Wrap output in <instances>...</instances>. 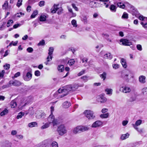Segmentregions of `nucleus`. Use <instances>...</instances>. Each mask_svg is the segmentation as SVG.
Instances as JSON below:
<instances>
[{
	"instance_id": "obj_47",
	"label": "nucleus",
	"mask_w": 147,
	"mask_h": 147,
	"mask_svg": "<svg viewBox=\"0 0 147 147\" xmlns=\"http://www.w3.org/2000/svg\"><path fill=\"white\" fill-rule=\"evenodd\" d=\"M75 61L74 59H71L69 60L68 62V63L69 65H71L74 64Z\"/></svg>"
},
{
	"instance_id": "obj_44",
	"label": "nucleus",
	"mask_w": 147,
	"mask_h": 147,
	"mask_svg": "<svg viewBox=\"0 0 147 147\" xmlns=\"http://www.w3.org/2000/svg\"><path fill=\"white\" fill-rule=\"evenodd\" d=\"M22 0H18L16 4V6L18 7H20L22 4Z\"/></svg>"
},
{
	"instance_id": "obj_2",
	"label": "nucleus",
	"mask_w": 147,
	"mask_h": 147,
	"mask_svg": "<svg viewBox=\"0 0 147 147\" xmlns=\"http://www.w3.org/2000/svg\"><path fill=\"white\" fill-rule=\"evenodd\" d=\"M32 70L31 69L28 71L25 70L23 73L22 77L24 80L26 81H28L32 78Z\"/></svg>"
},
{
	"instance_id": "obj_7",
	"label": "nucleus",
	"mask_w": 147,
	"mask_h": 147,
	"mask_svg": "<svg viewBox=\"0 0 147 147\" xmlns=\"http://www.w3.org/2000/svg\"><path fill=\"white\" fill-rule=\"evenodd\" d=\"M103 124V122L102 121L100 120H97L92 124L91 127L94 128H98L102 127Z\"/></svg>"
},
{
	"instance_id": "obj_39",
	"label": "nucleus",
	"mask_w": 147,
	"mask_h": 147,
	"mask_svg": "<svg viewBox=\"0 0 147 147\" xmlns=\"http://www.w3.org/2000/svg\"><path fill=\"white\" fill-rule=\"evenodd\" d=\"M106 73L105 72H104L102 74L100 75V77L104 80L106 79Z\"/></svg>"
},
{
	"instance_id": "obj_14",
	"label": "nucleus",
	"mask_w": 147,
	"mask_h": 147,
	"mask_svg": "<svg viewBox=\"0 0 147 147\" xmlns=\"http://www.w3.org/2000/svg\"><path fill=\"white\" fill-rule=\"evenodd\" d=\"M146 77L145 76L141 75L139 77V81L141 84H144L146 82Z\"/></svg>"
},
{
	"instance_id": "obj_13",
	"label": "nucleus",
	"mask_w": 147,
	"mask_h": 147,
	"mask_svg": "<svg viewBox=\"0 0 147 147\" xmlns=\"http://www.w3.org/2000/svg\"><path fill=\"white\" fill-rule=\"evenodd\" d=\"M90 5L92 7L96 8L100 7V5L98 4V3L94 1H92L90 3Z\"/></svg>"
},
{
	"instance_id": "obj_46",
	"label": "nucleus",
	"mask_w": 147,
	"mask_h": 147,
	"mask_svg": "<svg viewBox=\"0 0 147 147\" xmlns=\"http://www.w3.org/2000/svg\"><path fill=\"white\" fill-rule=\"evenodd\" d=\"M52 147H58V144L56 142H53L51 144Z\"/></svg>"
},
{
	"instance_id": "obj_20",
	"label": "nucleus",
	"mask_w": 147,
	"mask_h": 147,
	"mask_svg": "<svg viewBox=\"0 0 147 147\" xmlns=\"http://www.w3.org/2000/svg\"><path fill=\"white\" fill-rule=\"evenodd\" d=\"M121 62L123 67L125 68L127 67L125 60L123 59H122L121 60Z\"/></svg>"
},
{
	"instance_id": "obj_17",
	"label": "nucleus",
	"mask_w": 147,
	"mask_h": 147,
	"mask_svg": "<svg viewBox=\"0 0 147 147\" xmlns=\"http://www.w3.org/2000/svg\"><path fill=\"white\" fill-rule=\"evenodd\" d=\"M129 136V134L127 133L125 134H122L121 137L120 139L122 140H125L128 138Z\"/></svg>"
},
{
	"instance_id": "obj_58",
	"label": "nucleus",
	"mask_w": 147,
	"mask_h": 147,
	"mask_svg": "<svg viewBox=\"0 0 147 147\" xmlns=\"http://www.w3.org/2000/svg\"><path fill=\"white\" fill-rule=\"evenodd\" d=\"M71 5L72 7L76 11L78 10V8L76 6V5L74 3H72Z\"/></svg>"
},
{
	"instance_id": "obj_45",
	"label": "nucleus",
	"mask_w": 147,
	"mask_h": 147,
	"mask_svg": "<svg viewBox=\"0 0 147 147\" xmlns=\"http://www.w3.org/2000/svg\"><path fill=\"white\" fill-rule=\"evenodd\" d=\"M142 121L140 119H139L136 121L134 124L136 125V126H138L142 123Z\"/></svg>"
},
{
	"instance_id": "obj_57",
	"label": "nucleus",
	"mask_w": 147,
	"mask_h": 147,
	"mask_svg": "<svg viewBox=\"0 0 147 147\" xmlns=\"http://www.w3.org/2000/svg\"><path fill=\"white\" fill-rule=\"evenodd\" d=\"M85 70H82L78 74V76H80L83 75V74H84L85 72Z\"/></svg>"
},
{
	"instance_id": "obj_30",
	"label": "nucleus",
	"mask_w": 147,
	"mask_h": 147,
	"mask_svg": "<svg viewBox=\"0 0 147 147\" xmlns=\"http://www.w3.org/2000/svg\"><path fill=\"white\" fill-rule=\"evenodd\" d=\"M109 115L108 113H106L105 114H102L100 115V117L102 118H107Z\"/></svg>"
},
{
	"instance_id": "obj_51",
	"label": "nucleus",
	"mask_w": 147,
	"mask_h": 147,
	"mask_svg": "<svg viewBox=\"0 0 147 147\" xmlns=\"http://www.w3.org/2000/svg\"><path fill=\"white\" fill-rule=\"evenodd\" d=\"M26 50L28 52L31 53L33 51V49L32 47H29L27 48Z\"/></svg>"
},
{
	"instance_id": "obj_31",
	"label": "nucleus",
	"mask_w": 147,
	"mask_h": 147,
	"mask_svg": "<svg viewBox=\"0 0 147 147\" xmlns=\"http://www.w3.org/2000/svg\"><path fill=\"white\" fill-rule=\"evenodd\" d=\"M105 91L107 92V94L111 95L112 94L113 90L111 89L107 88L105 89Z\"/></svg>"
},
{
	"instance_id": "obj_37",
	"label": "nucleus",
	"mask_w": 147,
	"mask_h": 147,
	"mask_svg": "<svg viewBox=\"0 0 147 147\" xmlns=\"http://www.w3.org/2000/svg\"><path fill=\"white\" fill-rule=\"evenodd\" d=\"M138 18L139 20L142 21H147V17H144L142 15H140L139 16Z\"/></svg>"
},
{
	"instance_id": "obj_53",
	"label": "nucleus",
	"mask_w": 147,
	"mask_h": 147,
	"mask_svg": "<svg viewBox=\"0 0 147 147\" xmlns=\"http://www.w3.org/2000/svg\"><path fill=\"white\" fill-rule=\"evenodd\" d=\"M119 65L117 64H115L113 65V68L115 69H117L119 67Z\"/></svg>"
},
{
	"instance_id": "obj_62",
	"label": "nucleus",
	"mask_w": 147,
	"mask_h": 147,
	"mask_svg": "<svg viewBox=\"0 0 147 147\" xmlns=\"http://www.w3.org/2000/svg\"><path fill=\"white\" fill-rule=\"evenodd\" d=\"M128 122V121H127L124 120L122 121V124L123 126H125L127 124Z\"/></svg>"
},
{
	"instance_id": "obj_52",
	"label": "nucleus",
	"mask_w": 147,
	"mask_h": 147,
	"mask_svg": "<svg viewBox=\"0 0 147 147\" xmlns=\"http://www.w3.org/2000/svg\"><path fill=\"white\" fill-rule=\"evenodd\" d=\"M107 2H101V3H102V5H105V7L106 8L108 7H109V5L108 3H107Z\"/></svg>"
},
{
	"instance_id": "obj_29",
	"label": "nucleus",
	"mask_w": 147,
	"mask_h": 147,
	"mask_svg": "<svg viewBox=\"0 0 147 147\" xmlns=\"http://www.w3.org/2000/svg\"><path fill=\"white\" fill-rule=\"evenodd\" d=\"M58 69L59 72H62L64 70L63 65H59L58 67Z\"/></svg>"
},
{
	"instance_id": "obj_1",
	"label": "nucleus",
	"mask_w": 147,
	"mask_h": 147,
	"mask_svg": "<svg viewBox=\"0 0 147 147\" xmlns=\"http://www.w3.org/2000/svg\"><path fill=\"white\" fill-rule=\"evenodd\" d=\"M71 87H72L71 85H69L64 87H63L62 88H59L58 90V92L59 93H61L62 94L59 96V98H62L67 95L68 92L72 90Z\"/></svg>"
},
{
	"instance_id": "obj_16",
	"label": "nucleus",
	"mask_w": 147,
	"mask_h": 147,
	"mask_svg": "<svg viewBox=\"0 0 147 147\" xmlns=\"http://www.w3.org/2000/svg\"><path fill=\"white\" fill-rule=\"evenodd\" d=\"M63 107L65 108H67L71 105L70 102L68 101H65L63 104Z\"/></svg>"
},
{
	"instance_id": "obj_55",
	"label": "nucleus",
	"mask_w": 147,
	"mask_h": 147,
	"mask_svg": "<svg viewBox=\"0 0 147 147\" xmlns=\"http://www.w3.org/2000/svg\"><path fill=\"white\" fill-rule=\"evenodd\" d=\"M34 74L36 76H39L40 75V72L38 70H36L35 71Z\"/></svg>"
},
{
	"instance_id": "obj_35",
	"label": "nucleus",
	"mask_w": 147,
	"mask_h": 147,
	"mask_svg": "<svg viewBox=\"0 0 147 147\" xmlns=\"http://www.w3.org/2000/svg\"><path fill=\"white\" fill-rule=\"evenodd\" d=\"M53 51L54 48L52 47H50L49 50V55H51L53 54Z\"/></svg>"
},
{
	"instance_id": "obj_33",
	"label": "nucleus",
	"mask_w": 147,
	"mask_h": 147,
	"mask_svg": "<svg viewBox=\"0 0 147 147\" xmlns=\"http://www.w3.org/2000/svg\"><path fill=\"white\" fill-rule=\"evenodd\" d=\"M71 85V90L73 91H74L76 89H77L78 87L77 84H73Z\"/></svg>"
},
{
	"instance_id": "obj_15",
	"label": "nucleus",
	"mask_w": 147,
	"mask_h": 147,
	"mask_svg": "<svg viewBox=\"0 0 147 147\" xmlns=\"http://www.w3.org/2000/svg\"><path fill=\"white\" fill-rule=\"evenodd\" d=\"M137 96L134 94H132L129 98L128 99V101L129 102H133L136 100Z\"/></svg>"
},
{
	"instance_id": "obj_22",
	"label": "nucleus",
	"mask_w": 147,
	"mask_h": 147,
	"mask_svg": "<svg viewBox=\"0 0 147 147\" xmlns=\"http://www.w3.org/2000/svg\"><path fill=\"white\" fill-rule=\"evenodd\" d=\"M8 112V110L6 109H4L2 111L0 114V115L1 116H3L6 115Z\"/></svg>"
},
{
	"instance_id": "obj_4",
	"label": "nucleus",
	"mask_w": 147,
	"mask_h": 147,
	"mask_svg": "<svg viewBox=\"0 0 147 147\" xmlns=\"http://www.w3.org/2000/svg\"><path fill=\"white\" fill-rule=\"evenodd\" d=\"M47 121L50 124L52 123L53 126L57 125L58 124L57 119H55L53 115L50 114L47 118Z\"/></svg>"
},
{
	"instance_id": "obj_21",
	"label": "nucleus",
	"mask_w": 147,
	"mask_h": 147,
	"mask_svg": "<svg viewBox=\"0 0 147 147\" xmlns=\"http://www.w3.org/2000/svg\"><path fill=\"white\" fill-rule=\"evenodd\" d=\"M47 16L45 15H41L39 18V20L41 22L45 21L46 19Z\"/></svg>"
},
{
	"instance_id": "obj_3",
	"label": "nucleus",
	"mask_w": 147,
	"mask_h": 147,
	"mask_svg": "<svg viewBox=\"0 0 147 147\" xmlns=\"http://www.w3.org/2000/svg\"><path fill=\"white\" fill-rule=\"evenodd\" d=\"M89 128L86 126H78L75 127L73 129V132L75 134L87 131Z\"/></svg>"
},
{
	"instance_id": "obj_12",
	"label": "nucleus",
	"mask_w": 147,
	"mask_h": 147,
	"mask_svg": "<svg viewBox=\"0 0 147 147\" xmlns=\"http://www.w3.org/2000/svg\"><path fill=\"white\" fill-rule=\"evenodd\" d=\"M121 89H122L121 91L122 92L125 93H129L131 91L130 88L129 87L127 86L122 87V88H120V90H121Z\"/></svg>"
},
{
	"instance_id": "obj_9",
	"label": "nucleus",
	"mask_w": 147,
	"mask_h": 147,
	"mask_svg": "<svg viewBox=\"0 0 147 147\" xmlns=\"http://www.w3.org/2000/svg\"><path fill=\"white\" fill-rule=\"evenodd\" d=\"M49 143L47 140H45L38 144V147H48Z\"/></svg>"
},
{
	"instance_id": "obj_43",
	"label": "nucleus",
	"mask_w": 147,
	"mask_h": 147,
	"mask_svg": "<svg viewBox=\"0 0 147 147\" xmlns=\"http://www.w3.org/2000/svg\"><path fill=\"white\" fill-rule=\"evenodd\" d=\"M71 24L74 27H76L77 25L76 23V21L75 20H73L71 22Z\"/></svg>"
},
{
	"instance_id": "obj_5",
	"label": "nucleus",
	"mask_w": 147,
	"mask_h": 147,
	"mask_svg": "<svg viewBox=\"0 0 147 147\" xmlns=\"http://www.w3.org/2000/svg\"><path fill=\"white\" fill-rule=\"evenodd\" d=\"M57 131L60 136H62L67 132L65 127L64 125H61L57 127Z\"/></svg>"
},
{
	"instance_id": "obj_49",
	"label": "nucleus",
	"mask_w": 147,
	"mask_h": 147,
	"mask_svg": "<svg viewBox=\"0 0 147 147\" xmlns=\"http://www.w3.org/2000/svg\"><path fill=\"white\" fill-rule=\"evenodd\" d=\"M3 67L5 70H7L10 68V65L8 64H6L3 66Z\"/></svg>"
},
{
	"instance_id": "obj_6",
	"label": "nucleus",
	"mask_w": 147,
	"mask_h": 147,
	"mask_svg": "<svg viewBox=\"0 0 147 147\" xmlns=\"http://www.w3.org/2000/svg\"><path fill=\"white\" fill-rule=\"evenodd\" d=\"M84 113L86 117L88 119H92L95 117L93 112L90 110H86Z\"/></svg>"
},
{
	"instance_id": "obj_41",
	"label": "nucleus",
	"mask_w": 147,
	"mask_h": 147,
	"mask_svg": "<svg viewBox=\"0 0 147 147\" xmlns=\"http://www.w3.org/2000/svg\"><path fill=\"white\" fill-rule=\"evenodd\" d=\"M117 5L118 7H119L121 8L124 9L125 7V5L123 3L121 2L118 3L117 4Z\"/></svg>"
},
{
	"instance_id": "obj_34",
	"label": "nucleus",
	"mask_w": 147,
	"mask_h": 147,
	"mask_svg": "<svg viewBox=\"0 0 147 147\" xmlns=\"http://www.w3.org/2000/svg\"><path fill=\"white\" fill-rule=\"evenodd\" d=\"M128 18V14L125 12H124L122 15L121 18L123 19H127Z\"/></svg>"
},
{
	"instance_id": "obj_63",
	"label": "nucleus",
	"mask_w": 147,
	"mask_h": 147,
	"mask_svg": "<svg viewBox=\"0 0 147 147\" xmlns=\"http://www.w3.org/2000/svg\"><path fill=\"white\" fill-rule=\"evenodd\" d=\"M137 49L140 51H141L142 50V46L140 45H137Z\"/></svg>"
},
{
	"instance_id": "obj_56",
	"label": "nucleus",
	"mask_w": 147,
	"mask_h": 147,
	"mask_svg": "<svg viewBox=\"0 0 147 147\" xmlns=\"http://www.w3.org/2000/svg\"><path fill=\"white\" fill-rule=\"evenodd\" d=\"M81 78L82 79L84 82H86L88 80L87 77L86 76H84L81 77Z\"/></svg>"
},
{
	"instance_id": "obj_38",
	"label": "nucleus",
	"mask_w": 147,
	"mask_h": 147,
	"mask_svg": "<svg viewBox=\"0 0 147 147\" xmlns=\"http://www.w3.org/2000/svg\"><path fill=\"white\" fill-rule=\"evenodd\" d=\"M142 93L144 95H147V87H145L142 89Z\"/></svg>"
},
{
	"instance_id": "obj_50",
	"label": "nucleus",
	"mask_w": 147,
	"mask_h": 147,
	"mask_svg": "<svg viewBox=\"0 0 147 147\" xmlns=\"http://www.w3.org/2000/svg\"><path fill=\"white\" fill-rule=\"evenodd\" d=\"M45 4V2L43 1H41L38 3V5L40 7L44 6Z\"/></svg>"
},
{
	"instance_id": "obj_61",
	"label": "nucleus",
	"mask_w": 147,
	"mask_h": 147,
	"mask_svg": "<svg viewBox=\"0 0 147 147\" xmlns=\"http://www.w3.org/2000/svg\"><path fill=\"white\" fill-rule=\"evenodd\" d=\"M5 73L4 70H3L0 73V76L2 78L3 76Z\"/></svg>"
},
{
	"instance_id": "obj_48",
	"label": "nucleus",
	"mask_w": 147,
	"mask_h": 147,
	"mask_svg": "<svg viewBox=\"0 0 147 147\" xmlns=\"http://www.w3.org/2000/svg\"><path fill=\"white\" fill-rule=\"evenodd\" d=\"M13 23V21L12 20H9L7 23V27H9Z\"/></svg>"
},
{
	"instance_id": "obj_64",
	"label": "nucleus",
	"mask_w": 147,
	"mask_h": 147,
	"mask_svg": "<svg viewBox=\"0 0 147 147\" xmlns=\"http://www.w3.org/2000/svg\"><path fill=\"white\" fill-rule=\"evenodd\" d=\"M21 24H15L13 26V28H16L20 26Z\"/></svg>"
},
{
	"instance_id": "obj_25",
	"label": "nucleus",
	"mask_w": 147,
	"mask_h": 147,
	"mask_svg": "<svg viewBox=\"0 0 147 147\" xmlns=\"http://www.w3.org/2000/svg\"><path fill=\"white\" fill-rule=\"evenodd\" d=\"M16 105V103L15 100H12L11 102L10 106L11 108H14Z\"/></svg>"
},
{
	"instance_id": "obj_23",
	"label": "nucleus",
	"mask_w": 147,
	"mask_h": 147,
	"mask_svg": "<svg viewBox=\"0 0 147 147\" xmlns=\"http://www.w3.org/2000/svg\"><path fill=\"white\" fill-rule=\"evenodd\" d=\"M50 124L47 122V123H45L44 125H43L41 127V128L42 129H44L47 128L49 127Z\"/></svg>"
},
{
	"instance_id": "obj_26",
	"label": "nucleus",
	"mask_w": 147,
	"mask_h": 147,
	"mask_svg": "<svg viewBox=\"0 0 147 147\" xmlns=\"http://www.w3.org/2000/svg\"><path fill=\"white\" fill-rule=\"evenodd\" d=\"M38 11L36 10H34L33 13H32V14L30 16V18H34L38 14Z\"/></svg>"
},
{
	"instance_id": "obj_32",
	"label": "nucleus",
	"mask_w": 147,
	"mask_h": 147,
	"mask_svg": "<svg viewBox=\"0 0 147 147\" xmlns=\"http://www.w3.org/2000/svg\"><path fill=\"white\" fill-rule=\"evenodd\" d=\"M45 41L44 40H42L40 41L37 44L38 46H43L45 45Z\"/></svg>"
},
{
	"instance_id": "obj_19",
	"label": "nucleus",
	"mask_w": 147,
	"mask_h": 147,
	"mask_svg": "<svg viewBox=\"0 0 147 147\" xmlns=\"http://www.w3.org/2000/svg\"><path fill=\"white\" fill-rule=\"evenodd\" d=\"M12 84L14 86H18L21 85V83L19 81L15 80L12 83Z\"/></svg>"
},
{
	"instance_id": "obj_40",
	"label": "nucleus",
	"mask_w": 147,
	"mask_h": 147,
	"mask_svg": "<svg viewBox=\"0 0 147 147\" xmlns=\"http://www.w3.org/2000/svg\"><path fill=\"white\" fill-rule=\"evenodd\" d=\"M24 113L22 112H20L19 113H18V115L17 116V119H19L20 118H21L22 117V116H23L24 115Z\"/></svg>"
},
{
	"instance_id": "obj_59",
	"label": "nucleus",
	"mask_w": 147,
	"mask_h": 147,
	"mask_svg": "<svg viewBox=\"0 0 147 147\" xmlns=\"http://www.w3.org/2000/svg\"><path fill=\"white\" fill-rule=\"evenodd\" d=\"M141 24L142 25L143 27L144 28L147 27V23H144V22H141Z\"/></svg>"
},
{
	"instance_id": "obj_54",
	"label": "nucleus",
	"mask_w": 147,
	"mask_h": 147,
	"mask_svg": "<svg viewBox=\"0 0 147 147\" xmlns=\"http://www.w3.org/2000/svg\"><path fill=\"white\" fill-rule=\"evenodd\" d=\"M68 50L69 51H71L72 52L73 54H75L74 53L76 50L74 48L71 47V48H69Z\"/></svg>"
},
{
	"instance_id": "obj_8",
	"label": "nucleus",
	"mask_w": 147,
	"mask_h": 147,
	"mask_svg": "<svg viewBox=\"0 0 147 147\" xmlns=\"http://www.w3.org/2000/svg\"><path fill=\"white\" fill-rule=\"evenodd\" d=\"M120 44L125 46H130L131 45V42H129V40L126 39H121L120 40Z\"/></svg>"
},
{
	"instance_id": "obj_10",
	"label": "nucleus",
	"mask_w": 147,
	"mask_h": 147,
	"mask_svg": "<svg viewBox=\"0 0 147 147\" xmlns=\"http://www.w3.org/2000/svg\"><path fill=\"white\" fill-rule=\"evenodd\" d=\"M12 143L8 141H5L1 144V147H12Z\"/></svg>"
},
{
	"instance_id": "obj_11",
	"label": "nucleus",
	"mask_w": 147,
	"mask_h": 147,
	"mask_svg": "<svg viewBox=\"0 0 147 147\" xmlns=\"http://www.w3.org/2000/svg\"><path fill=\"white\" fill-rule=\"evenodd\" d=\"M97 100L101 103H104L106 102L107 99L106 98L102 95H100L97 98Z\"/></svg>"
},
{
	"instance_id": "obj_36",
	"label": "nucleus",
	"mask_w": 147,
	"mask_h": 147,
	"mask_svg": "<svg viewBox=\"0 0 147 147\" xmlns=\"http://www.w3.org/2000/svg\"><path fill=\"white\" fill-rule=\"evenodd\" d=\"M18 43V41H16L15 42H13V41H12L10 43H9V45L7 46V47H8L9 46H11L12 45L13 46H16Z\"/></svg>"
},
{
	"instance_id": "obj_42",
	"label": "nucleus",
	"mask_w": 147,
	"mask_h": 147,
	"mask_svg": "<svg viewBox=\"0 0 147 147\" xmlns=\"http://www.w3.org/2000/svg\"><path fill=\"white\" fill-rule=\"evenodd\" d=\"M52 57L51 56H48L47 58V61L45 62V63L46 65L48 64V62H49L51 61L52 59Z\"/></svg>"
},
{
	"instance_id": "obj_18",
	"label": "nucleus",
	"mask_w": 147,
	"mask_h": 147,
	"mask_svg": "<svg viewBox=\"0 0 147 147\" xmlns=\"http://www.w3.org/2000/svg\"><path fill=\"white\" fill-rule=\"evenodd\" d=\"M128 74L125 73H123L122 74L121 77L124 80H128Z\"/></svg>"
},
{
	"instance_id": "obj_60",
	"label": "nucleus",
	"mask_w": 147,
	"mask_h": 147,
	"mask_svg": "<svg viewBox=\"0 0 147 147\" xmlns=\"http://www.w3.org/2000/svg\"><path fill=\"white\" fill-rule=\"evenodd\" d=\"M57 12L58 14L59 15L61 13L62 11H63V9L61 7H60L59 8Z\"/></svg>"
},
{
	"instance_id": "obj_24",
	"label": "nucleus",
	"mask_w": 147,
	"mask_h": 147,
	"mask_svg": "<svg viewBox=\"0 0 147 147\" xmlns=\"http://www.w3.org/2000/svg\"><path fill=\"white\" fill-rule=\"evenodd\" d=\"M110 10L113 12H115L116 11V8L114 5H111L110 7Z\"/></svg>"
},
{
	"instance_id": "obj_27",
	"label": "nucleus",
	"mask_w": 147,
	"mask_h": 147,
	"mask_svg": "<svg viewBox=\"0 0 147 147\" xmlns=\"http://www.w3.org/2000/svg\"><path fill=\"white\" fill-rule=\"evenodd\" d=\"M37 123L36 122H32L28 124V126L30 127H35L37 125Z\"/></svg>"
},
{
	"instance_id": "obj_28",
	"label": "nucleus",
	"mask_w": 147,
	"mask_h": 147,
	"mask_svg": "<svg viewBox=\"0 0 147 147\" xmlns=\"http://www.w3.org/2000/svg\"><path fill=\"white\" fill-rule=\"evenodd\" d=\"M8 3L7 1H5L2 5L3 8L4 9H7L8 7Z\"/></svg>"
}]
</instances>
